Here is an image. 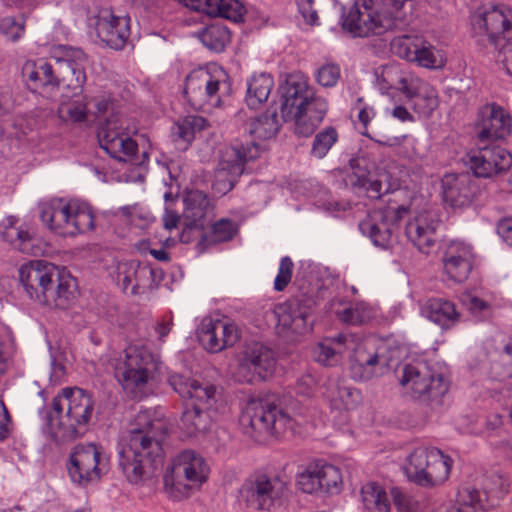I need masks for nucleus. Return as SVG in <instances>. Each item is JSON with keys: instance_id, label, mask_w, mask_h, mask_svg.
<instances>
[{"instance_id": "nucleus-1", "label": "nucleus", "mask_w": 512, "mask_h": 512, "mask_svg": "<svg viewBox=\"0 0 512 512\" xmlns=\"http://www.w3.org/2000/svg\"><path fill=\"white\" fill-rule=\"evenodd\" d=\"M167 433L163 420L153 417L150 410L140 411L135 424L118 444L119 467L132 484L155 477L162 466V441Z\"/></svg>"}, {"instance_id": "nucleus-2", "label": "nucleus", "mask_w": 512, "mask_h": 512, "mask_svg": "<svg viewBox=\"0 0 512 512\" xmlns=\"http://www.w3.org/2000/svg\"><path fill=\"white\" fill-rule=\"evenodd\" d=\"M19 279L30 299L50 307L66 309L77 296L76 279L45 260L23 264Z\"/></svg>"}, {"instance_id": "nucleus-3", "label": "nucleus", "mask_w": 512, "mask_h": 512, "mask_svg": "<svg viewBox=\"0 0 512 512\" xmlns=\"http://www.w3.org/2000/svg\"><path fill=\"white\" fill-rule=\"evenodd\" d=\"M348 349H353V369L363 370L362 380L371 378L375 366H388L392 360V356L385 355L386 342L369 337L353 347L352 337L342 333L319 342L313 349V356L322 365L334 366Z\"/></svg>"}, {"instance_id": "nucleus-4", "label": "nucleus", "mask_w": 512, "mask_h": 512, "mask_svg": "<svg viewBox=\"0 0 512 512\" xmlns=\"http://www.w3.org/2000/svg\"><path fill=\"white\" fill-rule=\"evenodd\" d=\"M307 422L302 407L282 409L264 399L249 401L240 417L245 432L256 440L267 436L278 437L288 431L296 434Z\"/></svg>"}, {"instance_id": "nucleus-5", "label": "nucleus", "mask_w": 512, "mask_h": 512, "mask_svg": "<svg viewBox=\"0 0 512 512\" xmlns=\"http://www.w3.org/2000/svg\"><path fill=\"white\" fill-rule=\"evenodd\" d=\"M67 413L57 422L51 418L50 432L57 443H67L82 437L88 431V425L94 411L92 396L81 388H64L52 400V410L59 416L64 406Z\"/></svg>"}, {"instance_id": "nucleus-6", "label": "nucleus", "mask_w": 512, "mask_h": 512, "mask_svg": "<svg viewBox=\"0 0 512 512\" xmlns=\"http://www.w3.org/2000/svg\"><path fill=\"white\" fill-rule=\"evenodd\" d=\"M41 221L55 234L74 237L93 231L95 215L92 207L80 200L52 199L40 208Z\"/></svg>"}, {"instance_id": "nucleus-7", "label": "nucleus", "mask_w": 512, "mask_h": 512, "mask_svg": "<svg viewBox=\"0 0 512 512\" xmlns=\"http://www.w3.org/2000/svg\"><path fill=\"white\" fill-rule=\"evenodd\" d=\"M210 466L197 451L186 449L172 460L164 475V490L173 500L190 495L192 489L201 487L209 478Z\"/></svg>"}, {"instance_id": "nucleus-8", "label": "nucleus", "mask_w": 512, "mask_h": 512, "mask_svg": "<svg viewBox=\"0 0 512 512\" xmlns=\"http://www.w3.org/2000/svg\"><path fill=\"white\" fill-rule=\"evenodd\" d=\"M159 361L147 347L133 344L126 347L116 362L115 375L123 389L141 397L158 370Z\"/></svg>"}, {"instance_id": "nucleus-9", "label": "nucleus", "mask_w": 512, "mask_h": 512, "mask_svg": "<svg viewBox=\"0 0 512 512\" xmlns=\"http://www.w3.org/2000/svg\"><path fill=\"white\" fill-rule=\"evenodd\" d=\"M228 75L216 65L191 71L185 80L184 95L194 110L210 112L221 104V93L228 89Z\"/></svg>"}, {"instance_id": "nucleus-10", "label": "nucleus", "mask_w": 512, "mask_h": 512, "mask_svg": "<svg viewBox=\"0 0 512 512\" xmlns=\"http://www.w3.org/2000/svg\"><path fill=\"white\" fill-rule=\"evenodd\" d=\"M452 458L433 446H418L408 456L405 473L408 479L422 487L444 483L450 475Z\"/></svg>"}, {"instance_id": "nucleus-11", "label": "nucleus", "mask_w": 512, "mask_h": 512, "mask_svg": "<svg viewBox=\"0 0 512 512\" xmlns=\"http://www.w3.org/2000/svg\"><path fill=\"white\" fill-rule=\"evenodd\" d=\"M400 384L415 399L440 405L442 397L448 392V382L441 373H437L423 360H413L402 368Z\"/></svg>"}, {"instance_id": "nucleus-12", "label": "nucleus", "mask_w": 512, "mask_h": 512, "mask_svg": "<svg viewBox=\"0 0 512 512\" xmlns=\"http://www.w3.org/2000/svg\"><path fill=\"white\" fill-rule=\"evenodd\" d=\"M383 80L390 88H395L412 100L414 111L421 117H430L439 105L437 91L433 86L414 73L401 70L399 66L386 67Z\"/></svg>"}, {"instance_id": "nucleus-13", "label": "nucleus", "mask_w": 512, "mask_h": 512, "mask_svg": "<svg viewBox=\"0 0 512 512\" xmlns=\"http://www.w3.org/2000/svg\"><path fill=\"white\" fill-rule=\"evenodd\" d=\"M66 468L72 483L87 487L107 473L108 458L96 444H78L72 449Z\"/></svg>"}, {"instance_id": "nucleus-14", "label": "nucleus", "mask_w": 512, "mask_h": 512, "mask_svg": "<svg viewBox=\"0 0 512 512\" xmlns=\"http://www.w3.org/2000/svg\"><path fill=\"white\" fill-rule=\"evenodd\" d=\"M275 367L274 352L262 343L253 342L247 344L238 354L232 377L240 384H257L269 379Z\"/></svg>"}, {"instance_id": "nucleus-15", "label": "nucleus", "mask_w": 512, "mask_h": 512, "mask_svg": "<svg viewBox=\"0 0 512 512\" xmlns=\"http://www.w3.org/2000/svg\"><path fill=\"white\" fill-rule=\"evenodd\" d=\"M137 133L135 125L125 119H106L98 129L100 147L112 158L118 161L132 160L137 151L138 144L134 139Z\"/></svg>"}, {"instance_id": "nucleus-16", "label": "nucleus", "mask_w": 512, "mask_h": 512, "mask_svg": "<svg viewBox=\"0 0 512 512\" xmlns=\"http://www.w3.org/2000/svg\"><path fill=\"white\" fill-rule=\"evenodd\" d=\"M472 21L475 27L484 29L489 42L499 52L512 51V8L503 4L483 7Z\"/></svg>"}, {"instance_id": "nucleus-17", "label": "nucleus", "mask_w": 512, "mask_h": 512, "mask_svg": "<svg viewBox=\"0 0 512 512\" xmlns=\"http://www.w3.org/2000/svg\"><path fill=\"white\" fill-rule=\"evenodd\" d=\"M391 51L398 57L427 69H440L446 63L441 50L417 35H401L393 38Z\"/></svg>"}, {"instance_id": "nucleus-18", "label": "nucleus", "mask_w": 512, "mask_h": 512, "mask_svg": "<svg viewBox=\"0 0 512 512\" xmlns=\"http://www.w3.org/2000/svg\"><path fill=\"white\" fill-rule=\"evenodd\" d=\"M89 26L97 37L112 49H123L131 34V18L127 13L102 8L89 18Z\"/></svg>"}, {"instance_id": "nucleus-19", "label": "nucleus", "mask_w": 512, "mask_h": 512, "mask_svg": "<svg viewBox=\"0 0 512 512\" xmlns=\"http://www.w3.org/2000/svg\"><path fill=\"white\" fill-rule=\"evenodd\" d=\"M407 213L408 208L404 205H400L396 209L392 207L375 209L369 212L366 218L359 223V230L375 246L387 248L394 228Z\"/></svg>"}, {"instance_id": "nucleus-20", "label": "nucleus", "mask_w": 512, "mask_h": 512, "mask_svg": "<svg viewBox=\"0 0 512 512\" xmlns=\"http://www.w3.org/2000/svg\"><path fill=\"white\" fill-rule=\"evenodd\" d=\"M169 385L186 401V405L198 406L218 413L216 387L209 381L174 373L168 378Z\"/></svg>"}, {"instance_id": "nucleus-21", "label": "nucleus", "mask_w": 512, "mask_h": 512, "mask_svg": "<svg viewBox=\"0 0 512 512\" xmlns=\"http://www.w3.org/2000/svg\"><path fill=\"white\" fill-rule=\"evenodd\" d=\"M342 482L341 470L324 460L310 462L296 478L299 489L308 494L337 492Z\"/></svg>"}, {"instance_id": "nucleus-22", "label": "nucleus", "mask_w": 512, "mask_h": 512, "mask_svg": "<svg viewBox=\"0 0 512 512\" xmlns=\"http://www.w3.org/2000/svg\"><path fill=\"white\" fill-rule=\"evenodd\" d=\"M285 490L286 483L280 477L258 474L246 482L241 494L249 507L269 511Z\"/></svg>"}, {"instance_id": "nucleus-23", "label": "nucleus", "mask_w": 512, "mask_h": 512, "mask_svg": "<svg viewBox=\"0 0 512 512\" xmlns=\"http://www.w3.org/2000/svg\"><path fill=\"white\" fill-rule=\"evenodd\" d=\"M313 300L304 296L291 298L275 308L278 327L285 332L305 334L312 328L309 320L313 309Z\"/></svg>"}, {"instance_id": "nucleus-24", "label": "nucleus", "mask_w": 512, "mask_h": 512, "mask_svg": "<svg viewBox=\"0 0 512 512\" xmlns=\"http://www.w3.org/2000/svg\"><path fill=\"white\" fill-rule=\"evenodd\" d=\"M86 55L81 49L67 48L65 55L55 58L53 70L56 81L54 88L60 86L81 92L86 82L85 63ZM75 92L74 95H77Z\"/></svg>"}, {"instance_id": "nucleus-25", "label": "nucleus", "mask_w": 512, "mask_h": 512, "mask_svg": "<svg viewBox=\"0 0 512 512\" xmlns=\"http://www.w3.org/2000/svg\"><path fill=\"white\" fill-rule=\"evenodd\" d=\"M468 163L474 176L489 178L508 170L512 155L500 145H488L472 150L468 154Z\"/></svg>"}, {"instance_id": "nucleus-26", "label": "nucleus", "mask_w": 512, "mask_h": 512, "mask_svg": "<svg viewBox=\"0 0 512 512\" xmlns=\"http://www.w3.org/2000/svg\"><path fill=\"white\" fill-rule=\"evenodd\" d=\"M316 99V96L306 79L302 76L291 75L281 86V114L284 121L291 118V114L300 113L308 108Z\"/></svg>"}, {"instance_id": "nucleus-27", "label": "nucleus", "mask_w": 512, "mask_h": 512, "mask_svg": "<svg viewBox=\"0 0 512 512\" xmlns=\"http://www.w3.org/2000/svg\"><path fill=\"white\" fill-rule=\"evenodd\" d=\"M442 196L452 208H465L474 201L479 187L470 173H446L441 179Z\"/></svg>"}, {"instance_id": "nucleus-28", "label": "nucleus", "mask_w": 512, "mask_h": 512, "mask_svg": "<svg viewBox=\"0 0 512 512\" xmlns=\"http://www.w3.org/2000/svg\"><path fill=\"white\" fill-rule=\"evenodd\" d=\"M240 338L237 325L228 319H204L201 323L199 341L209 352L217 353L233 346Z\"/></svg>"}, {"instance_id": "nucleus-29", "label": "nucleus", "mask_w": 512, "mask_h": 512, "mask_svg": "<svg viewBox=\"0 0 512 512\" xmlns=\"http://www.w3.org/2000/svg\"><path fill=\"white\" fill-rule=\"evenodd\" d=\"M477 127L480 140L505 139L512 133V117L502 106L489 103L480 108Z\"/></svg>"}, {"instance_id": "nucleus-30", "label": "nucleus", "mask_w": 512, "mask_h": 512, "mask_svg": "<svg viewBox=\"0 0 512 512\" xmlns=\"http://www.w3.org/2000/svg\"><path fill=\"white\" fill-rule=\"evenodd\" d=\"M439 223L435 213L422 211L408 221L405 234L421 253L429 254L437 242Z\"/></svg>"}, {"instance_id": "nucleus-31", "label": "nucleus", "mask_w": 512, "mask_h": 512, "mask_svg": "<svg viewBox=\"0 0 512 512\" xmlns=\"http://www.w3.org/2000/svg\"><path fill=\"white\" fill-rule=\"evenodd\" d=\"M473 248L462 241L450 242L443 255L444 273L454 282L465 281L473 267Z\"/></svg>"}, {"instance_id": "nucleus-32", "label": "nucleus", "mask_w": 512, "mask_h": 512, "mask_svg": "<svg viewBox=\"0 0 512 512\" xmlns=\"http://www.w3.org/2000/svg\"><path fill=\"white\" fill-rule=\"evenodd\" d=\"M262 152V147L256 141L242 142L235 140L222 154L220 167L231 176L238 177L245 171V164L257 159Z\"/></svg>"}, {"instance_id": "nucleus-33", "label": "nucleus", "mask_w": 512, "mask_h": 512, "mask_svg": "<svg viewBox=\"0 0 512 512\" xmlns=\"http://www.w3.org/2000/svg\"><path fill=\"white\" fill-rule=\"evenodd\" d=\"M14 101L8 89H0V139L16 138L20 140L33 129L35 121L27 116L8 117L13 109Z\"/></svg>"}, {"instance_id": "nucleus-34", "label": "nucleus", "mask_w": 512, "mask_h": 512, "mask_svg": "<svg viewBox=\"0 0 512 512\" xmlns=\"http://www.w3.org/2000/svg\"><path fill=\"white\" fill-rule=\"evenodd\" d=\"M17 222L18 220L13 216H9L3 221L0 225L2 240L22 253L38 255L41 248L35 244L36 239L26 227L18 226Z\"/></svg>"}, {"instance_id": "nucleus-35", "label": "nucleus", "mask_w": 512, "mask_h": 512, "mask_svg": "<svg viewBox=\"0 0 512 512\" xmlns=\"http://www.w3.org/2000/svg\"><path fill=\"white\" fill-rule=\"evenodd\" d=\"M509 485L508 479L503 475L492 474L484 480L483 490L465 488L463 491L476 492L479 499L475 501V506L479 510L488 512L499 505L500 500L508 493Z\"/></svg>"}, {"instance_id": "nucleus-36", "label": "nucleus", "mask_w": 512, "mask_h": 512, "mask_svg": "<svg viewBox=\"0 0 512 512\" xmlns=\"http://www.w3.org/2000/svg\"><path fill=\"white\" fill-rule=\"evenodd\" d=\"M185 5L209 16L221 17L234 22L242 19L244 7L238 0H184Z\"/></svg>"}, {"instance_id": "nucleus-37", "label": "nucleus", "mask_w": 512, "mask_h": 512, "mask_svg": "<svg viewBox=\"0 0 512 512\" xmlns=\"http://www.w3.org/2000/svg\"><path fill=\"white\" fill-rule=\"evenodd\" d=\"M22 77L30 90L55 89L53 63L46 59L26 61L22 67Z\"/></svg>"}, {"instance_id": "nucleus-38", "label": "nucleus", "mask_w": 512, "mask_h": 512, "mask_svg": "<svg viewBox=\"0 0 512 512\" xmlns=\"http://www.w3.org/2000/svg\"><path fill=\"white\" fill-rule=\"evenodd\" d=\"M422 315L442 329H449L459 322L460 313L455 304L444 298H430L421 308Z\"/></svg>"}, {"instance_id": "nucleus-39", "label": "nucleus", "mask_w": 512, "mask_h": 512, "mask_svg": "<svg viewBox=\"0 0 512 512\" xmlns=\"http://www.w3.org/2000/svg\"><path fill=\"white\" fill-rule=\"evenodd\" d=\"M328 109L325 99H316L310 106L300 113L291 114L288 121L295 122V133L299 136L308 137L312 135L323 121Z\"/></svg>"}, {"instance_id": "nucleus-40", "label": "nucleus", "mask_w": 512, "mask_h": 512, "mask_svg": "<svg viewBox=\"0 0 512 512\" xmlns=\"http://www.w3.org/2000/svg\"><path fill=\"white\" fill-rule=\"evenodd\" d=\"M320 394L330 403L331 408L336 410L353 409L361 399L357 389L344 386L339 381L332 379L320 388Z\"/></svg>"}, {"instance_id": "nucleus-41", "label": "nucleus", "mask_w": 512, "mask_h": 512, "mask_svg": "<svg viewBox=\"0 0 512 512\" xmlns=\"http://www.w3.org/2000/svg\"><path fill=\"white\" fill-rule=\"evenodd\" d=\"M184 216L189 225L203 228L205 218L213 212V206L208 196L199 190L188 191L183 199Z\"/></svg>"}, {"instance_id": "nucleus-42", "label": "nucleus", "mask_w": 512, "mask_h": 512, "mask_svg": "<svg viewBox=\"0 0 512 512\" xmlns=\"http://www.w3.org/2000/svg\"><path fill=\"white\" fill-rule=\"evenodd\" d=\"M217 413L187 405L182 413L180 428L188 437L204 433L211 427Z\"/></svg>"}, {"instance_id": "nucleus-43", "label": "nucleus", "mask_w": 512, "mask_h": 512, "mask_svg": "<svg viewBox=\"0 0 512 512\" xmlns=\"http://www.w3.org/2000/svg\"><path fill=\"white\" fill-rule=\"evenodd\" d=\"M247 91L245 102L251 109L261 107L269 98L274 87V80L270 74H253L246 83Z\"/></svg>"}, {"instance_id": "nucleus-44", "label": "nucleus", "mask_w": 512, "mask_h": 512, "mask_svg": "<svg viewBox=\"0 0 512 512\" xmlns=\"http://www.w3.org/2000/svg\"><path fill=\"white\" fill-rule=\"evenodd\" d=\"M207 127V120L199 115H188L180 119L173 131L175 142L180 150H186L194 140L197 132Z\"/></svg>"}, {"instance_id": "nucleus-45", "label": "nucleus", "mask_w": 512, "mask_h": 512, "mask_svg": "<svg viewBox=\"0 0 512 512\" xmlns=\"http://www.w3.org/2000/svg\"><path fill=\"white\" fill-rule=\"evenodd\" d=\"M349 179L352 186L365 189L367 196L371 199H379L383 194L390 192V184L387 182L388 176L386 174L353 173Z\"/></svg>"}, {"instance_id": "nucleus-46", "label": "nucleus", "mask_w": 512, "mask_h": 512, "mask_svg": "<svg viewBox=\"0 0 512 512\" xmlns=\"http://www.w3.org/2000/svg\"><path fill=\"white\" fill-rule=\"evenodd\" d=\"M361 501L368 512H389L390 500L385 489L376 482L362 486Z\"/></svg>"}, {"instance_id": "nucleus-47", "label": "nucleus", "mask_w": 512, "mask_h": 512, "mask_svg": "<svg viewBox=\"0 0 512 512\" xmlns=\"http://www.w3.org/2000/svg\"><path fill=\"white\" fill-rule=\"evenodd\" d=\"M237 224L229 218H221L211 225L210 231L201 236L199 246L204 250L209 245L227 242L237 233Z\"/></svg>"}, {"instance_id": "nucleus-48", "label": "nucleus", "mask_w": 512, "mask_h": 512, "mask_svg": "<svg viewBox=\"0 0 512 512\" xmlns=\"http://www.w3.org/2000/svg\"><path fill=\"white\" fill-rule=\"evenodd\" d=\"M280 123L275 110H267L249 124V134L255 139L273 138L279 131Z\"/></svg>"}, {"instance_id": "nucleus-49", "label": "nucleus", "mask_w": 512, "mask_h": 512, "mask_svg": "<svg viewBox=\"0 0 512 512\" xmlns=\"http://www.w3.org/2000/svg\"><path fill=\"white\" fill-rule=\"evenodd\" d=\"M200 40L208 49L222 52L230 42V32L221 24H212L201 32Z\"/></svg>"}, {"instance_id": "nucleus-50", "label": "nucleus", "mask_w": 512, "mask_h": 512, "mask_svg": "<svg viewBox=\"0 0 512 512\" xmlns=\"http://www.w3.org/2000/svg\"><path fill=\"white\" fill-rule=\"evenodd\" d=\"M336 314L341 322L350 325L366 323L374 316L372 308L364 302L351 303Z\"/></svg>"}, {"instance_id": "nucleus-51", "label": "nucleus", "mask_w": 512, "mask_h": 512, "mask_svg": "<svg viewBox=\"0 0 512 512\" xmlns=\"http://www.w3.org/2000/svg\"><path fill=\"white\" fill-rule=\"evenodd\" d=\"M338 132L334 127H326L318 132L312 142L310 154L323 159L338 141Z\"/></svg>"}, {"instance_id": "nucleus-52", "label": "nucleus", "mask_w": 512, "mask_h": 512, "mask_svg": "<svg viewBox=\"0 0 512 512\" xmlns=\"http://www.w3.org/2000/svg\"><path fill=\"white\" fill-rule=\"evenodd\" d=\"M59 118L64 122L78 123L87 118V104L84 100L63 102L58 107Z\"/></svg>"}, {"instance_id": "nucleus-53", "label": "nucleus", "mask_w": 512, "mask_h": 512, "mask_svg": "<svg viewBox=\"0 0 512 512\" xmlns=\"http://www.w3.org/2000/svg\"><path fill=\"white\" fill-rule=\"evenodd\" d=\"M152 270L145 266H141L138 262L131 261L119 267V277L122 282L124 292L130 290L132 294V286L134 284V277L137 276H151Z\"/></svg>"}, {"instance_id": "nucleus-54", "label": "nucleus", "mask_w": 512, "mask_h": 512, "mask_svg": "<svg viewBox=\"0 0 512 512\" xmlns=\"http://www.w3.org/2000/svg\"><path fill=\"white\" fill-rule=\"evenodd\" d=\"M478 497L476 492L461 490L457 505L440 507L435 512H485L475 506V501L479 499Z\"/></svg>"}, {"instance_id": "nucleus-55", "label": "nucleus", "mask_w": 512, "mask_h": 512, "mask_svg": "<svg viewBox=\"0 0 512 512\" xmlns=\"http://www.w3.org/2000/svg\"><path fill=\"white\" fill-rule=\"evenodd\" d=\"M341 77V68L336 63H325L320 66L316 73L318 84L323 87H334Z\"/></svg>"}, {"instance_id": "nucleus-56", "label": "nucleus", "mask_w": 512, "mask_h": 512, "mask_svg": "<svg viewBox=\"0 0 512 512\" xmlns=\"http://www.w3.org/2000/svg\"><path fill=\"white\" fill-rule=\"evenodd\" d=\"M0 32L10 41H17L25 33V22L23 19L16 20L14 17H4L0 20Z\"/></svg>"}, {"instance_id": "nucleus-57", "label": "nucleus", "mask_w": 512, "mask_h": 512, "mask_svg": "<svg viewBox=\"0 0 512 512\" xmlns=\"http://www.w3.org/2000/svg\"><path fill=\"white\" fill-rule=\"evenodd\" d=\"M293 267L294 264L290 257L284 256L281 258L274 280V289L276 291H283L288 286L292 278Z\"/></svg>"}, {"instance_id": "nucleus-58", "label": "nucleus", "mask_w": 512, "mask_h": 512, "mask_svg": "<svg viewBox=\"0 0 512 512\" xmlns=\"http://www.w3.org/2000/svg\"><path fill=\"white\" fill-rule=\"evenodd\" d=\"M96 113L98 116L109 115L106 119H123L115 112L116 104L110 94H103L94 98Z\"/></svg>"}, {"instance_id": "nucleus-59", "label": "nucleus", "mask_w": 512, "mask_h": 512, "mask_svg": "<svg viewBox=\"0 0 512 512\" xmlns=\"http://www.w3.org/2000/svg\"><path fill=\"white\" fill-rule=\"evenodd\" d=\"M317 389V379L310 373L299 377L294 386L295 394L304 398H311L315 396Z\"/></svg>"}, {"instance_id": "nucleus-60", "label": "nucleus", "mask_w": 512, "mask_h": 512, "mask_svg": "<svg viewBox=\"0 0 512 512\" xmlns=\"http://www.w3.org/2000/svg\"><path fill=\"white\" fill-rule=\"evenodd\" d=\"M299 13L306 23L310 25L317 24V11L313 8L314 0H296Z\"/></svg>"}, {"instance_id": "nucleus-61", "label": "nucleus", "mask_w": 512, "mask_h": 512, "mask_svg": "<svg viewBox=\"0 0 512 512\" xmlns=\"http://www.w3.org/2000/svg\"><path fill=\"white\" fill-rule=\"evenodd\" d=\"M394 504L398 512H417V502L400 492L394 494Z\"/></svg>"}, {"instance_id": "nucleus-62", "label": "nucleus", "mask_w": 512, "mask_h": 512, "mask_svg": "<svg viewBox=\"0 0 512 512\" xmlns=\"http://www.w3.org/2000/svg\"><path fill=\"white\" fill-rule=\"evenodd\" d=\"M497 233L504 242L512 246V218L502 219L497 225Z\"/></svg>"}, {"instance_id": "nucleus-63", "label": "nucleus", "mask_w": 512, "mask_h": 512, "mask_svg": "<svg viewBox=\"0 0 512 512\" xmlns=\"http://www.w3.org/2000/svg\"><path fill=\"white\" fill-rule=\"evenodd\" d=\"M173 326V316L171 313L166 314L162 317L161 321L156 326V332L159 334V338L163 340L171 331Z\"/></svg>"}, {"instance_id": "nucleus-64", "label": "nucleus", "mask_w": 512, "mask_h": 512, "mask_svg": "<svg viewBox=\"0 0 512 512\" xmlns=\"http://www.w3.org/2000/svg\"><path fill=\"white\" fill-rule=\"evenodd\" d=\"M8 422L9 415L7 409L3 401L0 399V440H3L8 436Z\"/></svg>"}]
</instances>
